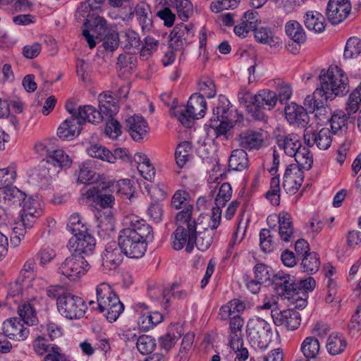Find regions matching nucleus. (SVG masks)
<instances>
[{"instance_id":"nucleus-1","label":"nucleus","mask_w":361,"mask_h":361,"mask_svg":"<svg viewBox=\"0 0 361 361\" xmlns=\"http://www.w3.org/2000/svg\"><path fill=\"white\" fill-rule=\"evenodd\" d=\"M104 0H86L80 3L75 13L78 22H82V35L90 49L96 46L95 39L102 42L106 51L113 52L120 43L118 32L109 29L106 20L99 16Z\"/></svg>"},{"instance_id":"nucleus-2","label":"nucleus","mask_w":361,"mask_h":361,"mask_svg":"<svg viewBox=\"0 0 361 361\" xmlns=\"http://www.w3.org/2000/svg\"><path fill=\"white\" fill-rule=\"evenodd\" d=\"M200 216L197 219L192 216L191 206L177 213L176 216V229L173 232V247L180 250L185 245V251L190 253L194 247L200 251L207 250L212 245L216 231L212 228H202L203 231H197L202 223Z\"/></svg>"},{"instance_id":"nucleus-3","label":"nucleus","mask_w":361,"mask_h":361,"mask_svg":"<svg viewBox=\"0 0 361 361\" xmlns=\"http://www.w3.org/2000/svg\"><path fill=\"white\" fill-rule=\"evenodd\" d=\"M118 242L123 253L130 258H140L145 254L149 243L154 239L152 226L134 214L124 219Z\"/></svg>"},{"instance_id":"nucleus-4","label":"nucleus","mask_w":361,"mask_h":361,"mask_svg":"<svg viewBox=\"0 0 361 361\" xmlns=\"http://www.w3.org/2000/svg\"><path fill=\"white\" fill-rule=\"evenodd\" d=\"M320 91L325 100L333 99L336 96H343L349 91L348 78L344 71L338 67L331 66L327 71L322 70L319 75Z\"/></svg>"},{"instance_id":"nucleus-5","label":"nucleus","mask_w":361,"mask_h":361,"mask_svg":"<svg viewBox=\"0 0 361 361\" xmlns=\"http://www.w3.org/2000/svg\"><path fill=\"white\" fill-rule=\"evenodd\" d=\"M278 147L284 153L294 157L296 163L305 170H310L313 164V157L308 147H302L299 135L295 133L278 135L276 137Z\"/></svg>"},{"instance_id":"nucleus-6","label":"nucleus","mask_w":361,"mask_h":361,"mask_svg":"<svg viewBox=\"0 0 361 361\" xmlns=\"http://www.w3.org/2000/svg\"><path fill=\"white\" fill-rule=\"evenodd\" d=\"M96 293L97 309L109 322L116 321L124 310V305L117 294L107 283L99 284L96 288Z\"/></svg>"},{"instance_id":"nucleus-7","label":"nucleus","mask_w":361,"mask_h":361,"mask_svg":"<svg viewBox=\"0 0 361 361\" xmlns=\"http://www.w3.org/2000/svg\"><path fill=\"white\" fill-rule=\"evenodd\" d=\"M247 338L255 349H266L271 341L272 331L270 324L259 317L250 319L246 326Z\"/></svg>"},{"instance_id":"nucleus-8","label":"nucleus","mask_w":361,"mask_h":361,"mask_svg":"<svg viewBox=\"0 0 361 361\" xmlns=\"http://www.w3.org/2000/svg\"><path fill=\"white\" fill-rule=\"evenodd\" d=\"M207 110V103L203 95L193 94L186 106L175 109L173 114L184 126H188L191 119L202 118Z\"/></svg>"},{"instance_id":"nucleus-9","label":"nucleus","mask_w":361,"mask_h":361,"mask_svg":"<svg viewBox=\"0 0 361 361\" xmlns=\"http://www.w3.org/2000/svg\"><path fill=\"white\" fill-rule=\"evenodd\" d=\"M60 314L69 319H78L85 314V305L83 299L71 293H65L56 302Z\"/></svg>"},{"instance_id":"nucleus-10","label":"nucleus","mask_w":361,"mask_h":361,"mask_svg":"<svg viewBox=\"0 0 361 361\" xmlns=\"http://www.w3.org/2000/svg\"><path fill=\"white\" fill-rule=\"evenodd\" d=\"M89 269L90 264L85 257L73 252L61 264L59 273L70 280L75 281L85 275Z\"/></svg>"},{"instance_id":"nucleus-11","label":"nucleus","mask_w":361,"mask_h":361,"mask_svg":"<svg viewBox=\"0 0 361 361\" xmlns=\"http://www.w3.org/2000/svg\"><path fill=\"white\" fill-rule=\"evenodd\" d=\"M309 114H314L319 122L329 121V108L327 106V100H325L324 94L320 91H314L311 95H307L303 102Z\"/></svg>"},{"instance_id":"nucleus-12","label":"nucleus","mask_w":361,"mask_h":361,"mask_svg":"<svg viewBox=\"0 0 361 361\" xmlns=\"http://www.w3.org/2000/svg\"><path fill=\"white\" fill-rule=\"evenodd\" d=\"M42 214L43 209L39 201L29 197L23 204V209L20 212V221L18 222V225L30 229L34 226Z\"/></svg>"},{"instance_id":"nucleus-13","label":"nucleus","mask_w":361,"mask_h":361,"mask_svg":"<svg viewBox=\"0 0 361 361\" xmlns=\"http://www.w3.org/2000/svg\"><path fill=\"white\" fill-rule=\"evenodd\" d=\"M82 195L101 208H111L114 204V197L112 195L111 190L109 187L104 185L97 187L92 186L82 192Z\"/></svg>"},{"instance_id":"nucleus-14","label":"nucleus","mask_w":361,"mask_h":361,"mask_svg":"<svg viewBox=\"0 0 361 361\" xmlns=\"http://www.w3.org/2000/svg\"><path fill=\"white\" fill-rule=\"evenodd\" d=\"M303 138L305 145L309 147H313L314 145L319 149H327L331 144V132L327 128H323L317 131L311 127H307L304 130Z\"/></svg>"},{"instance_id":"nucleus-15","label":"nucleus","mask_w":361,"mask_h":361,"mask_svg":"<svg viewBox=\"0 0 361 361\" xmlns=\"http://www.w3.org/2000/svg\"><path fill=\"white\" fill-rule=\"evenodd\" d=\"M304 169L297 164H290L283 177V187L287 193L294 195L301 187L304 180Z\"/></svg>"},{"instance_id":"nucleus-16","label":"nucleus","mask_w":361,"mask_h":361,"mask_svg":"<svg viewBox=\"0 0 361 361\" xmlns=\"http://www.w3.org/2000/svg\"><path fill=\"white\" fill-rule=\"evenodd\" d=\"M351 11L350 0H329L326 9L327 19L333 25L344 21Z\"/></svg>"},{"instance_id":"nucleus-17","label":"nucleus","mask_w":361,"mask_h":361,"mask_svg":"<svg viewBox=\"0 0 361 361\" xmlns=\"http://www.w3.org/2000/svg\"><path fill=\"white\" fill-rule=\"evenodd\" d=\"M123 251L118 246V242H109L102 255V269L104 273L115 270L123 261Z\"/></svg>"},{"instance_id":"nucleus-18","label":"nucleus","mask_w":361,"mask_h":361,"mask_svg":"<svg viewBox=\"0 0 361 361\" xmlns=\"http://www.w3.org/2000/svg\"><path fill=\"white\" fill-rule=\"evenodd\" d=\"M271 317L274 323L276 326H282L288 331H294L297 329L300 326L301 322L299 312L294 309L272 310Z\"/></svg>"},{"instance_id":"nucleus-19","label":"nucleus","mask_w":361,"mask_h":361,"mask_svg":"<svg viewBox=\"0 0 361 361\" xmlns=\"http://www.w3.org/2000/svg\"><path fill=\"white\" fill-rule=\"evenodd\" d=\"M270 284L273 286L278 295L285 298H289L293 291L298 289V283H295L293 277L282 271L273 275Z\"/></svg>"},{"instance_id":"nucleus-20","label":"nucleus","mask_w":361,"mask_h":361,"mask_svg":"<svg viewBox=\"0 0 361 361\" xmlns=\"http://www.w3.org/2000/svg\"><path fill=\"white\" fill-rule=\"evenodd\" d=\"M47 166L48 174L50 177L59 173L63 168H68L72 164V160L68 155L61 149L53 150L47 157Z\"/></svg>"},{"instance_id":"nucleus-21","label":"nucleus","mask_w":361,"mask_h":361,"mask_svg":"<svg viewBox=\"0 0 361 361\" xmlns=\"http://www.w3.org/2000/svg\"><path fill=\"white\" fill-rule=\"evenodd\" d=\"M24 324L20 318H9L3 323L4 333L11 339L25 341L28 337L30 331Z\"/></svg>"},{"instance_id":"nucleus-22","label":"nucleus","mask_w":361,"mask_h":361,"mask_svg":"<svg viewBox=\"0 0 361 361\" xmlns=\"http://www.w3.org/2000/svg\"><path fill=\"white\" fill-rule=\"evenodd\" d=\"M195 30L192 24L185 25L183 23L177 24L169 35L171 46H175V49L190 42L194 37Z\"/></svg>"},{"instance_id":"nucleus-23","label":"nucleus","mask_w":361,"mask_h":361,"mask_svg":"<svg viewBox=\"0 0 361 361\" xmlns=\"http://www.w3.org/2000/svg\"><path fill=\"white\" fill-rule=\"evenodd\" d=\"M265 132L262 130H247L238 136L239 145L244 149L257 150L264 142Z\"/></svg>"},{"instance_id":"nucleus-24","label":"nucleus","mask_w":361,"mask_h":361,"mask_svg":"<svg viewBox=\"0 0 361 361\" xmlns=\"http://www.w3.org/2000/svg\"><path fill=\"white\" fill-rule=\"evenodd\" d=\"M284 111L286 118L291 125L305 127L310 121L309 112L305 106L292 102L285 107Z\"/></svg>"},{"instance_id":"nucleus-25","label":"nucleus","mask_w":361,"mask_h":361,"mask_svg":"<svg viewBox=\"0 0 361 361\" xmlns=\"http://www.w3.org/2000/svg\"><path fill=\"white\" fill-rule=\"evenodd\" d=\"M82 121L75 116L63 121L57 129V135L62 140H72L78 136L82 130Z\"/></svg>"},{"instance_id":"nucleus-26","label":"nucleus","mask_w":361,"mask_h":361,"mask_svg":"<svg viewBox=\"0 0 361 361\" xmlns=\"http://www.w3.org/2000/svg\"><path fill=\"white\" fill-rule=\"evenodd\" d=\"M126 127L132 139L136 142L143 140L149 130L146 120L139 115H133L126 119Z\"/></svg>"},{"instance_id":"nucleus-27","label":"nucleus","mask_w":361,"mask_h":361,"mask_svg":"<svg viewBox=\"0 0 361 361\" xmlns=\"http://www.w3.org/2000/svg\"><path fill=\"white\" fill-rule=\"evenodd\" d=\"M26 197L24 192L13 185L0 190V202L6 207H20Z\"/></svg>"},{"instance_id":"nucleus-28","label":"nucleus","mask_w":361,"mask_h":361,"mask_svg":"<svg viewBox=\"0 0 361 361\" xmlns=\"http://www.w3.org/2000/svg\"><path fill=\"white\" fill-rule=\"evenodd\" d=\"M74 236L76 244L74 253L88 255L93 252L95 247V239L87 232V230L83 229L82 231L75 234Z\"/></svg>"},{"instance_id":"nucleus-29","label":"nucleus","mask_w":361,"mask_h":361,"mask_svg":"<svg viewBox=\"0 0 361 361\" xmlns=\"http://www.w3.org/2000/svg\"><path fill=\"white\" fill-rule=\"evenodd\" d=\"M274 218L278 219L279 223V234L281 239L284 242H290L293 238L294 228L290 215L285 212L279 213Z\"/></svg>"},{"instance_id":"nucleus-30","label":"nucleus","mask_w":361,"mask_h":361,"mask_svg":"<svg viewBox=\"0 0 361 361\" xmlns=\"http://www.w3.org/2000/svg\"><path fill=\"white\" fill-rule=\"evenodd\" d=\"M135 15L142 32L149 31L153 26L152 16L148 5L140 3L135 5Z\"/></svg>"},{"instance_id":"nucleus-31","label":"nucleus","mask_w":361,"mask_h":361,"mask_svg":"<svg viewBox=\"0 0 361 361\" xmlns=\"http://www.w3.org/2000/svg\"><path fill=\"white\" fill-rule=\"evenodd\" d=\"M249 165L247 154L244 149H236L232 151L228 160L230 170L241 171Z\"/></svg>"},{"instance_id":"nucleus-32","label":"nucleus","mask_w":361,"mask_h":361,"mask_svg":"<svg viewBox=\"0 0 361 361\" xmlns=\"http://www.w3.org/2000/svg\"><path fill=\"white\" fill-rule=\"evenodd\" d=\"M278 98L277 94L269 90H262L255 94V106L269 111L274 108Z\"/></svg>"},{"instance_id":"nucleus-33","label":"nucleus","mask_w":361,"mask_h":361,"mask_svg":"<svg viewBox=\"0 0 361 361\" xmlns=\"http://www.w3.org/2000/svg\"><path fill=\"white\" fill-rule=\"evenodd\" d=\"M231 103L229 100L224 95H219L218 99V104L215 108L213 109V116L211 118V122L216 121L221 119L231 118L232 111L230 107Z\"/></svg>"},{"instance_id":"nucleus-34","label":"nucleus","mask_w":361,"mask_h":361,"mask_svg":"<svg viewBox=\"0 0 361 361\" xmlns=\"http://www.w3.org/2000/svg\"><path fill=\"white\" fill-rule=\"evenodd\" d=\"M285 31L288 37L298 45L306 41L304 29L296 20L288 21L285 25Z\"/></svg>"},{"instance_id":"nucleus-35","label":"nucleus","mask_w":361,"mask_h":361,"mask_svg":"<svg viewBox=\"0 0 361 361\" xmlns=\"http://www.w3.org/2000/svg\"><path fill=\"white\" fill-rule=\"evenodd\" d=\"M301 351L305 356L302 360L314 361L319 353L320 344L318 339L314 336H309L305 338L301 344Z\"/></svg>"},{"instance_id":"nucleus-36","label":"nucleus","mask_w":361,"mask_h":361,"mask_svg":"<svg viewBox=\"0 0 361 361\" xmlns=\"http://www.w3.org/2000/svg\"><path fill=\"white\" fill-rule=\"evenodd\" d=\"M78 113V119L82 121V125L85 122L96 124L103 121V116H101V112H98V110L92 105L80 106L79 112Z\"/></svg>"},{"instance_id":"nucleus-37","label":"nucleus","mask_w":361,"mask_h":361,"mask_svg":"<svg viewBox=\"0 0 361 361\" xmlns=\"http://www.w3.org/2000/svg\"><path fill=\"white\" fill-rule=\"evenodd\" d=\"M347 345L345 338L338 334H331L326 341V350L331 355H336L342 353Z\"/></svg>"},{"instance_id":"nucleus-38","label":"nucleus","mask_w":361,"mask_h":361,"mask_svg":"<svg viewBox=\"0 0 361 361\" xmlns=\"http://www.w3.org/2000/svg\"><path fill=\"white\" fill-rule=\"evenodd\" d=\"M304 22L306 27L310 30L315 32H322L324 30V18L318 12L308 11L305 15Z\"/></svg>"},{"instance_id":"nucleus-39","label":"nucleus","mask_w":361,"mask_h":361,"mask_svg":"<svg viewBox=\"0 0 361 361\" xmlns=\"http://www.w3.org/2000/svg\"><path fill=\"white\" fill-rule=\"evenodd\" d=\"M121 36L124 48L129 51L139 50L142 45L140 37L137 32L132 29H128L121 32Z\"/></svg>"},{"instance_id":"nucleus-40","label":"nucleus","mask_w":361,"mask_h":361,"mask_svg":"<svg viewBox=\"0 0 361 361\" xmlns=\"http://www.w3.org/2000/svg\"><path fill=\"white\" fill-rule=\"evenodd\" d=\"M191 144L188 141H184L177 146L175 152V159L179 168L184 167L191 159Z\"/></svg>"},{"instance_id":"nucleus-41","label":"nucleus","mask_w":361,"mask_h":361,"mask_svg":"<svg viewBox=\"0 0 361 361\" xmlns=\"http://www.w3.org/2000/svg\"><path fill=\"white\" fill-rule=\"evenodd\" d=\"M320 260L316 252L307 253L302 259L301 268L303 272L315 274L319 269Z\"/></svg>"},{"instance_id":"nucleus-42","label":"nucleus","mask_w":361,"mask_h":361,"mask_svg":"<svg viewBox=\"0 0 361 361\" xmlns=\"http://www.w3.org/2000/svg\"><path fill=\"white\" fill-rule=\"evenodd\" d=\"M244 325V320L241 317H232L229 320V342L238 345L235 343L238 341H243L242 328Z\"/></svg>"},{"instance_id":"nucleus-43","label":"nucleus","mask_w":361,"mask_h":361,"mask_svg":"<svg viewBox=\"0 0 361 361\" xmlns=\"http://www.w3.org/2000/svg\"><path fill=\"white\" fill-rule=\"evenodd\" d=\"M87 152L92 157L99 159L109 163H114L116 159L115 156L111 151L97 144L92 145L88 147L87 149Z\"/></svg>"},{"instance_id":"nucleus-44","label":"nucleus","mask_w":361,"mask_h":361,"mask_svg":"<svg viewBox=\"0 0 361 361\" xmlns=\"http://www.w3.org/2000/svg\"><path fill=\"white\" fill-rule=\"evenodd\" d=\"M348 115L345 114L342 110L335 111L329 119L331 123L332 133L336 134L338 131L345 130L347 129V123Z\"/></svg>"},{"instance_id":"nucleus-45","label":"nucleus","mask_w":361,"mask_h":361,"mask_svg":"<svg viewBox=\"0 0 361 361\" xmlns=\"http://www.w3.org/2000/svg\"><path fill=\"white\" fill-rule=\"evenodd\" d=\"M18 312L20 319L26 324L32 326L37 322L36 312L30 302H25L18 307Z\"/></svg>"},{"instance_id":"nucleus-46","label":"nucleus","mask_w":361,"mask_h":361,"mask_svg":"<svg viewBox=\"0 0 361 361\" xmlns=\"http://www.w3.org/2000/svg\"><path fill=\"white\" fill-rule=\"evenodd\" d=\"M281 187L279 176H275L270 180V189L266 193V197L274 206L280 204Z\"/></svg>"},{"instance_id":"nucleus-47","label":"nucleus","mask_w":361,"mask_h":361,"mask_svg":"<svg viewBox=\"0 0 361 361\" xmlns=\"http://www.w3.org/2000/svg\"><path fill=\"white\" fill-rule=\"evenodd\" d=\"M98 177L88 163H83L79 166L78 182L83 184H91L97 180Z\"/></svg>"},{"instance_id":"nucleus-48","label":"nucleus","mask_w":361,"mask_h":361,"mask_svg":"<svg viewBox=\"0 0 361 361\" xmlns=\"http://www.w3.org/2000/svg\"><path fill=\"white\" fill-rule=\"evenodd\" d=\"M157 346L155 339L149 335L139 336L136 342L138 351L142 355L152 353Z\"/></svg>"},{"instance_id":"nucleus-49","label":"nucleus","mask_w":361,"mask_h":361,"mask_svg":"<svg viewBox=\"0 0 361 361\" xmlns=\"http://www.w3.org/2000/svg\"><path fill=\"white\" fill-rule=\"evenodd\" d=\"M172 4L176 8L178 16L183 21H186L193 13V6L190 0H173Z\"/></svg>"},{"instance_id":"nucleus-50","label":"nucleus","mask_w":361,"mask_h":361,"mask_svg":"<svg viewBox=\"0 0 361 361\" xmlns=\"http://www.w3.org/2000/svg\"><path fill=\"white\" fill-rule=\"evenodd\" d=\"M255 32V37L257 42L264 44L272 45L277 43L275 41L274 33L271 28L267 27H259L252 30Z\"/></svg>"},{"instance_id":"nucleus-51","label":"nucleus","mask_w":361,"mask_h":361,"mask_svg":"<svg viewBox=\"0 0 361 361\" xmlns=\"http://www.w3.org/2000/svg\"><path fill=\"white\" fill-rule=\"evenodd\" d=\"M17 177L16 171L13 166L0 169V190L13 185Z\"/></svg>"},{"instance_id":"nucleus-52","label":"nucleus","mask_w":361,"mask_h":361,"mask_svg":"<svg viewBox=\"0 0 361 361\" xmlns=\"http://www.w3.org/2000/svg\"><path fill=\"white\" fill-rule=\"evenodd\" d=\"M361 53V39L356 37H350L348 39L343 56L345 59L357 57Z\"/></svg>"},{"instance_id":"nucleus-53","label":"nucleus","mask_w":361,"mask_h":361,"mask_svg":"<svg viewBox=\"0 0 361 361\" xmlns=\"http://www.w3.org/2000/svg\"><path fill=\"white\" fill-rule=\"evenodd\" d=\"M254 272L257 281L262 283L269 282V284L274 274L272 269L264 264H257L254 267Z\"/></svg>"},{"instance_id":"nucleus-54","label":"nucleus","mask_w":361,"mask_h":361,"mask_svg":"<svg viewBox=\"0 0 361 361\" xmlns=\"http://www.w3.org/2000/svg\"><path fill=\"white\" fill-rule=\"evenodd\" d=\"M180 334L173 328L169 329L168 332L160 338V345L165 350L169 351L176 343Z\"/></svg>"},{"instance_id":"nucleus-55","label":"nucleus","mask_w":361,"mask_h":361,"mask_svg":"<svg viewBox=\"0 0 361 361\" xmlns=\"http://www.w3.org/2000/svg\"><path fill=\"white\" fill-rule=\"evenodd\" d=\"M198 87L200 91L202 92V94L207 98H213L216 93V86L214 81L207 77L202 78L199 82Z\"/></svg>"},{"instance_id":"nucleus-56","label":"nucleus","mask_w":361,"mask_h":361,"mask_svg":"<svg viewBox=\"0 0 361 361\" xmlns=\"http://www.w3.org/2000/svg\"><path fill=\"white\" fill-rule=\"evenodd\" d=\"M232 196V188L228 183H224L219 189L218 194L215 198V205L225 206Z\"/></svg>"},{"instance_id":"nucleus-57","label":"nucleus","mask_w":361,"mask_h":361,"mask_svg":"<svg viewBox=\"0 0 361 361\" xmlns=\"http://www.w3.org/2000/svg\"><path fill=\"white\" fill-rule=\"evenodd\" d=\"M52 345L48 343L47 338L42 336H37L32 341V348L38 355H44L49 353Z\"/></svg>"},{"instance_id":"nucleus-58","label":"nucleus","mask_w":361,"mask_h":361,"mask_svg":"<svg viewBox=\"0 0 361 361\" xmlns=\"http://www.w3.org/2000/svg\"><path fill=\"white\" fill-rule=\"evenodd\" d=\"M273 236L269 229L263 228L259 233V245L265 252H271L274 248Z\"/></svg>"},{"instance_id":"nucleus-59","label":"nucleus","mask_w":361,"mask_h":361,"mask_svg":"<svg viewBox=\"0 0 361 361\" xmlns=\"http://www.w3.org/2000/svg\"><path fill=\"white\" fill-rule=\"evenodd\" d=\"M188 193L185 190H178L175 192L171 199V205L176 209L184 207L186 209L190 204L188 205ZM193 208V207L191 205Z\"/></svg>"},{"instance_id":"nucleus-60","label":"nucleus","mask_w":361,"mask_h":361,"mask_svg":"<svg viewBox=\"0 0 361 361\" xmlns=\"http://www.w3.org/2000/svg\"><path fill=\"white\" fill-rule=\"evenodd\" d=\"M156 15L164 22L165 26L170 27L173 25L176 14L169 7L163 6L160 8Z\"/></svg>"},{"instance_id":"nucleus-61","label":"nucleus","mask_w":361,"mask_h":361,"mask_svg":"<svg viewBox=\"0 0 361 361\" xmlns=\"http://www.w3.org/2000/svg\"><path fill=\"white\" fill-rule=\"evenodd\" d=\"M68 230L73 235L78 233L82 230H87V228L81 222V219L78 214H72L67 224Z\"/></svg>"},{"instance_id":"nucleus-62","label":"nucleus","mask_w":361,"mask_h":361,"mask_svg":"<svg viewBox=\"0 0 361 361\" xmlns=\"http://www.w3.org/2000/svg\"><path fill=\"white\" fill-rule=\"evenodd\" d=\"M327 294L325 298V302L329 304H337L341 299L337 297V284L331 279H328L327 282Z\"/></svg>"},{"instance_id":"nucleus-63","label":"nucleus","mask_w":361,"mask_h":361,"mask_svg":"<svg viewBox=\"0 0 361 361\" xmlns=\"http://www.w3.org/2000/svg\"><path fill=\"white\" fill-rule=\"evenodd\" d=\"M355 95L356 93L351 92L346 102L345 111L347 115H348V118H352L351 115L357 111L361 104V99L359 96Z\"/></svg>"},{"instance_id":"nucleus-64","label":"nucleus","mask_w":361,"mask_h":361,"mask_svg":"<svg viewBox=\"0 0 361 361\" xmlns=\"http://www.w3.org/2000/svg\"><path fill=\"white\" fill-rule=\"evenodd\" d=\"M90 65L83 59H78L76 63L77 75L84 82H87L90 80Z\"/></svg>"}]
</instances>
